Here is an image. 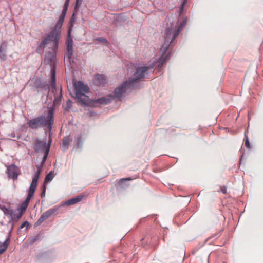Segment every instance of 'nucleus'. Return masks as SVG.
Masks as SVG:
<instances>
[{
    "label": "nucleus",
    "mask_w": 263,
    "mask_h": 263,
    "mask_svg": "<svg viewBox=\"0 0 263 263\" xmlns=\"http://www.w3.org/2000/svg\"><path fill=\"white\" fill-rule=\"evenodd\" d=\"M156 63L153 66L137 67L134 73L123 84L114 91V96L111 95L97 100V102L100 104H106L110 102L113 98L121 99L127 93H129L134 89L140 87L139 81L142 79L148 78L149 73L153 72V67L158 66Z\"/></svg>",
    "instance_id": "1"
},
{
    "label": "nucleus",
    "mask_w": 263,
    "mask_h": 263,
    "mask_svg": "<svg viewBox=\"0 0 263 263\" xmlns=\"http://www.w3.org/2000/svg\"><path fill=\"white\" fill-rule=\"evenodd\" d=\"M58 33L55 30L51 31L47 36L45 38L39 47L37 51L40 52L42 49L46 48L50 50L45 55V62L47 64L52 65L54 63L55 60V52L58 48Z\"/></svg>",
    "instance_id": "2"
},
{
    "label": "nucleus",
    "mask_w": 263,
    "mask_h": 263,
    "mask_svg": "<svg viewBox=\"0 0 263 263\" xmlns=\"http://www.w3.org/2000/svg\"><path fill=\"white\" fill-rule=\"evenodd\" d=\"M186 22V20H184L177 28L176 27L175 28L174 27L167 28L165 41L162 45L160 51L161 56L159 61L157 62L158 66L161 67L168 58L169 54L167 53L168 48L172 42L179 35Z\"/></svg>",
    "instance_id": "3"
},
{
    "label": "nucleus",
    "mask_w": 263,
    "mask_h": 263,
    "mask_svg": "<svg viewBox=\"0 0 263 263\" xmlns=\"http://www.w3.org/2000/svg\"><path fill=\"white\" fill-rule=\"evenodd\" d=\"M53 110L50 109L47 117L41 116L30 120L28 122V126L31 129H36L48 125L50 130L53 123Z\"/></svg>",
    "instance_id": "4"
},
{
    "label": "nucleus",
    "mask_w": 263,
    "mask_h": 263,
    "mask_svg": "<svg viewBox=\"0 0 263 263\" xmlns=\"http://www.w3.org/2000/svg\"><path fill=\"white\" fill-rule=\"evenodd\" d=\"M50 85L52 89L51 93L50 92L49 86L48 84H42L41 87L46 91H47V98L48 99H50L51 101L53 100V103L54 104H59L62 97V89L61 88H60V93L58 95L57 93V89L55 85V71L53 68L51 70V78Z\"/></svg>",
    "instance_id": "5"
},
{
    "label": "nucleus",
    "mask_w": 263,
    "mask_h": 263,
    "mask_svg": "<svg viewBox=\"0 0 263 263\" xmlns=\"http://www.w3.org/2000/svg\"><path fill=\"white\" fill-rule=\"evenodd\" d=\"M73 85L75 90L74 97L80 102L83 104L86 103L88 99L85 93L88 92L89 87L81 81H73Z\"/></svg>",
    "instance_id": "6"
},
{
    "label": "nucleus",
    "mask_w": 263,
    "mask_h": 263,
    "mask_svg": "<svg viewBox=\"0 0 263 263\" xmlns=\"http://www.w3.org/2000/svg\"><path fill=\"white\" fill-rule=\"evenodd\" d=\"M50 148V144H47L46 140L41 141L37 140L34 145V149L37 152H42L46 151L47 147Z\"/></svg>",
    "instance_id": "7"
},
{
    "label": "nucleus",
    "mask_w": 263,
    "mask_h": 263,
    "mask_svg": "<svg viewBox=\"0 0 263 263\" xmlns=\"http://www.w3.org/2000/svg\"><path fill=\"white\" fill-rule=\"evenodd\" d=\"M85 197V196L82 194L79 195L74 198H71L67 201H65L63 204V206H69L76 204L80 202L83 198Z\"/></svg>",
    "instance_id": "8"
},
{
    "label": "nucleus",
    "mask_w": 263,
    "mask_h": 263,
    "mask_svg": "<svg viewBox=\"0 0 263 263\" xmlns=\"http://www.w3.org/2000/svg\"><path fill=\"white\" fill-rule=\"evenodd\" d=\"M18 168L14 165H11L8 167L7 174L9 178L15 179L18 176Z\"/></svg>",
    "instance_id": "9"
},
{
    "label": "nucleus",
    "mask_w": 263,
    "mask_h": 263,
    "mask_svg": "<svg viewBox=\"0 0 263 263\" xmlns=\"http://www.w3.org/2000/svg\"><path fill=\"white\" fill-rule=\"evenodd\" d=\"M68 6L67 5V4H64L62 12L60 15L59 21H58L57 24L55 25V29L57 28H60L61 27L62 25L64 22V18L65 17L67 11Z\"/></svg>",
    "instance_id": "10"
},
{
    "label": "nucleus",
    "mask_w": 263,
    "mask_h": 263,
    "mask_svg": "<svg viewBox=\"0 0 263 263\" xmlns=\"http://www.w3.org/2000/svg\"><path fill=\"white\" fill-rule=\"evenodd\" d=\"M107 82L106 77L104 75L97 74L96 76L95 83L98 86H103Z\"/></svg>",
    "instance_id": "11"
},
{
    "label": "nucleus",
    "mask_w": 263,
    "mask_h": 263,
    "mask_svg": "<svg viewBox=\"0 0 263 263\" xmlns=\"http://www.w3.org/2000/svg\"><path fill=\"white\" fill-rule=\"evenodd\" d=\"M41 172V169L40 167H38V170L36 172L35 174L33 177V179L32 182L30 184L29 188L32 189L33 190H35L37 186L38 179L39 178Z\"/></svg>",
    "instance_id": "12"
},
{
    "label": "nucleus",
    "mask_w": 263,
    "mask_h": 263,
    "mask_svg": "<svg viewBox=\"0 0 263 263\" xmlns=\"http://www.w3.org/2000/svg\"><path fill=\"white\" fill-rule=\"evenodd\" d=\"M72 54H73L72 41L71 40H68V41L67 42L66 57L69 60H70Z\"/></svg>",
    "instance_id": "13"
},
{
    "label": "nucleus",
    "mask_w": 263,
    "mask_h": 263,
    "mask_svg": "<svg viewBox=\"0 0 263 263\" xmlns=\"http://www.w3.org/2000/svg\"><path fill=\"white\" fill-rule=\"evenodd\" d=\"M58 208L50 209L48 211L44 212L42 215L44 217V219H47L52 215L54 214L58 211Z\"/></svg>",
    "instance_id": "14"
},
{
    "label": "nucleus",
    "mask_w": 263,
    "mask_h": 263,
    "mask_svg": "<svg viewBox=\"0 0 263 263\" xmlns=\"http://www.w3.org/2000/svg\"><path fill=\"white\" fill-rule=\"evenodd\" d=\"M23 213L21 212L18 211L17 209L15 210H13V213H12V216H10V221H12L15 219H19L22 216Z\"/></svg>",
    "instance_id": "15"
},
{
    "label": "nucleus",
    "mask_w": 263,
    "mask_h": 263,
    "mask_svg": "<svg viewBox=\"0 0 263 263\" xmlns=\"http://www.w3.org/2000/svg\"><path fill=\"white\" fill-rule=\"evenodd\" d=\"M7 45L5 43H3L0 46V59L4 60L5 57V52Z\"/></svg>",
    "instance_id": "16"
},
{
    "label": "nucleus",
    "mask_w": 263,
    "mask_h": 263,
    "mask_svg": "<svg viewBox=\"0 0 263 263\" xmlns=\"http://www.w3.org/2000/svg\"><path fill=\"white\" fill-rule=\"evenodd\" d=\"M35 191V190L29 188L28 190V196L23 203H26V205H28L31 198L33 196Z\"/></svg>",
    "instance_id": "17"
},
{
    "label": "nucleus",
    "mask_w": 263,
    "mask_h": 263,
    "mask_svg": "<svg viewBox=\"0 0 263 263\" xmlns=\"http://www.w3.org/2000/svg\"><path fill=\"white\" fill-rule=\"evenodd\" d=\"M71 140L72 139L68 136H66L63 138V146L64 151L67 149L69 143L71 141Z\"/></svg>",
    "instance_id": "18"
},
{
    "label": "nucleus",
    "mask_w": 263,
    "mask_h": 263,
    "mask_svg": "<svg viewBox=\"0 0 263 263\" xmlns=\"http://www.w3.org/2000/svg\"><path fill=\"white\" fill-rule=\"evenodd\" d=\"M0 208L6 216L10 217V216H12V213H13V210L10 209V208H6L5 206H2L0 207Z\"/></svg>",
    "instance_id": "19"
},
{
    "label": "nucleus",
    "mask_w": 263,
    "mask_h": 263,
    "mask_svg": "<svg viewBox=\"0 0 263 263\" xmlns=\"http://www.w3.org/2000/svg\"><path fill=\"white\" fill-rule=\"evenodd\" d=\"M10 241L9 238H8L0 247V254H3L6 250Z\"/></svg>",
    "instance_id": "20"
},
{
    "label": "nucleus",
    "mask_w": 263,
    "mask_h": 263,
    "mask_svg": "<svg viewBox=\"0 0 263 263\" xmlns=\"http://www.w3.org/2000/svg\"><path fill=\"white\" fill-rule=\"evenodd\" d=\"M54 177V173L53 171H50L46 176L44 183H47L51 181Z\"/></svg>",
    "instance_id": "21"
},
{
    "label": "nucleus",
    "mask_w": 263,
    "mask_h": 263,
    "mask_svg": "<svg viewBox=\"0 0 263 263\" xmlns=\"http://www.w3.org/2000/svg\"><path fill=\"white\" fill-rule=\"evenodd\" d=\"M27 206L28 205H26V203H22L21 205L20 206V207L17 209L18 210V211L21 212L23 214Z\"/></svg>",
    "instance_id": "22"
},
{
    "label": "nucleus",
    "mask_w": 263,
    "mask_h": 263,
    "mask_svg": "<svg viewBox=\"0 0 263 263\" xmlns=\"http://www.w3.org/2000/svg\"><path fill=\"white\" fill-rule=\"evenodd\" d=\"M46 219H44V217L41 215L37 221L35 223V226H38L40 225Z\"/></svg>",
    "instance_id": "23"
},
{
    "label": "nucleus",
    "mask_w": 263,
    "mask_h": 263,
    "mask_svg": "<svg viewBox=\"0 0 263 263\" xmlns=\"http://www.w3.org/2000/svg\"><path fill=\"white\" fill-rule=\"evenodd\" d=\"M49 148L48 146V147H47L45 152H44V155L43 158V161H45L46 160L47 157L48 155V153H49Z\"/></svg>",
    "instance_id": "24"
},
{
    "label": "nucleus",
    "mask_w": 263,
    "mask_h": 263,
    "mask_svg": "<svg viewBox=\"0 0 263 263\" xmlns=\"http://www.w3.org/2000/svg\"><path fill=\"white\" fill-rule=\"evenodd\" d=\"M132 180L130 179V178H124V179H121L119 181V184L121 186H122V187H124L123 186V183H124L127 180Z\"/></svg>",
    "instance_id": "25"
},
{
    "label": "nucleus",
    "mask_w": 263,
    "mask_h": 263,
    "mask_svg": "<svg viewBox=\"0 0 263 263\" xmlns=\"http://www.w3.org/2000/svg\"><path fill=\"white\" fill-rule=\"evenodd\" d=\"M82 2V0H77L76 1V5H75V9H77L78 7H80Z\"/></svg>",
    "instance_id": "26"
},
{
    "label": "nucleus",
    "mask_w": 263,
    "mask_h": 263,
    "mask_svg": "<svg viewBox=\"0 0 263 263\" xmlns=\"http://www.w3.org/2000/svg\"><path fill=\"white\" fill-rule=\"evenodd\" d=\"M245 138H246L245 143V146L247 148H250V143H249L248 137L246 136Z\"/></svg>",
    "instance_id": "27"
},
{
    "label": "nucleus",
    "mask_w": 263,
    "mask_h": 263,
    "mask_svg": "<svg viewBox=\"0 0 263 263\" xmlns=\"http://www.w3.org/2000/svg\"><path fill=\"white\" fill-rule=\"evenodd\" d=\"M29 225V222L28 221H24L20 226V228L22 229L25 227H28Z\"/></svg>",
    "instance_id": "28"
},
{
    "label": "nucleus",
    "mask_w": 263,
    "mask_h": 263,
    "mask_svg": "<svg viewBox=\"0 0 263 263\" xmlns=\"http://www.w3.org/2000/svg\"><path fill=\"white\" fill-rule=\"evenodd\" d=\"M45 193H46V185H44L43 186V190L42 191V192L41 193V197L43 198L45 196Z\"/></svg>",
    "instance_id": "29"
},
{
    "label": "nucleus",
    "mask_w": 263,
    "mask_h": 263,
    "mask_svg": "<svg viewBox=\"0 0 263 263\" xmlns=\"http://www.w3.org/2000/svg\"><path fill=\"white\" fill-rule=\"evenodd\" d=\"M97 40L101 42H103V43L107 42V40L105 38L100 37V38L97 39Z\"/></svg>",
    "instance_id": "30"
},
{
    "label": "nucleus",
    "mask_w": 263,
    "mask_h": 263,
    "mask_svg": "<svg viewBox=\"0 0 263 263\" xmlns=\"http://www.w3.org/2000/svg\"><path fill=\"white\" fill-rule=\"evenodd\" d=\"M221 192L223 194H226L227 193V188L226 186H223L221 188Z\"/></svg>",
    "instance_id": "31"
},
{
    "label": "nucleus",
    "mask_w": 263,
    "mask_h": 263,
    "mask_svg": "<svg viewBox=\"0 0 263 263\" xmlns=\"http://www.w3.org/2000/svg\"><path fill=\"white\" fill-rule=\"evenodd\" d=\"M39 237V236H36L34 238L31 240V242L34 243V242H35V241H36L38 239Z\"/></svg>",
    "instance_id": "32"
},
{
    "label": "nucleus",
    "mask_w": 263,
    "mask_h": 263,
    "mask_svg": "<svg viewBox=\"0 0 263 263\" xmlns=\"http://www.w3.org/2000/svg\"><path fill=\"white\" fill-rule=\"evenodd\" d=\"M70 104H71L70 101L68 100V101L67 102V105H68V108H70Z\"/></svg>",
    "instance_id": "33"
},
{
    "label": "nucleus",
    "mask_w": 263,
    "mask_h": 263,
    "mask_svg": "<svg viewBox=\"0 0 263 263\" xmlns=\"http://www.w3.org/2000/svg\"><path fill=\"white\" fill-rule=\"evenodd\" d=\"M69 1H70V0H66V1H65V4H67V5H68V6Z\"/></svg>",
    "instance_id": "34"
},
{
    "label": "nucleus",
    "mask_w": 263,
    "mask_h": 263,
    "mask_svg": "<svg viewBox=\"0 0 263 263\" xmlns=\"http://www.w3.org/2000/svg\"><path fill=\"white\" fill-rule=\"evenodd\" d=\"M81 143V141H80V139H78V145H79Z\"/></svg>",
    "instance_id": "35"
},
{
    "label": "nucleus",
    "mask_w": 263,
    "mask_h": 263,
    "mask_svg": "<svg viewBox=\"0 0 263 263\" xmlns=\"http://www.w3.org/2000/svg\"><path fill=\"white\" fill-rule=\"evenodd\" d=\"M51 139H49V142L50 143V142H51Z\"/></svg>",
    "instance_id": "36"
}]
</instances>
